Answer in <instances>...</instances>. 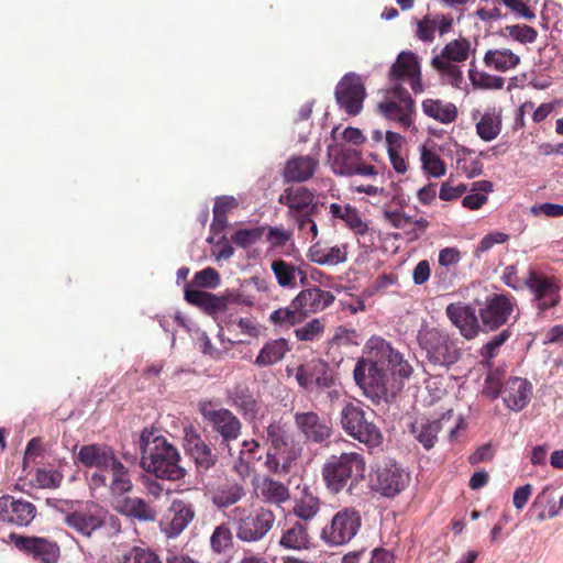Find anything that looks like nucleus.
Here are the masks:
<instances>
[{
  "instance_id": "2",
  "label": "nucleus",
  "mask_w": 563,
  "mask_h": 563,
  "mask_svg": "<svg viewBox=\"0 0 563 563\" xmlns=\"http://www.w3.org/2000/svg\"><path fill=\"white\" fill-rule=\"evenodd\" d=\"M262 438L268 444L265 467L274 474L289 473L294 462L300 456V448L290 433L288 424L282 419H273L264 428Z\"/></svg>"
},
{
  "instance_id": "59",
  "label": "nucleus",
  "mask_w": 563,
  "mask_h": 563,
  "mask_svg": "<svg viewBox=\"0 0 563 563\" xmlns=\"http://www.w3.org/2000/svg\"><path fill=\"white\" fill-rule=\"evenodd\" d=\"M506 30L511 38L523 44L533 43L538 37L537 30L526 24L509 25Z\"/></svg>"
},
{
  "instance_id": "41",
  "label": "nucleus",
  "mask_w": 563,
  "mask_h": 563,
  "mask_svg": "<svg viewBox=\"0 0 563 563\" xmlns=\"http://www.w3.org/2000/svg\"><path fill=\"white\" fill-rule=\"evenodd\" d=\"M484 64L497 71L506 73L520 64V57L509 48L488 49L484 55Z\"/></svg>"
},
{
  "instance_id": "36",
  "label": "nucleus",
  "mask_w": 563,
  "mask_h": 563,
  "mask_svg": "<svg viewBox=\"0 0 563 563\" xmlns=\"http://www.w3.org/2000/svg\"><path fill=\"white\" fill-rule=\"evenodd\" d=\"M185 299L189 303L202 308L209 314L225 311L228 308L227 298L198 289L186 288Z\"/></svg>"
},
{
  "instance_id": "7",
  "label": "nucleus",
  "mask_w": 563,
  "mask_h": 563,
  "mask_svg": "<svg viewBox=\"0 0 563 563\" xmlns=\"http://www.w3.org/2000/svg\"><path fill=\"white\" fill-rule=\"evenodd\" d=\"M340 422L344 432L365 445L369 452L383 444L382 431L368 420L366 411L360 404H345L340 413Z\"/></svg>"
},
{
  "instance_id": "56",
  "label": "nucleus",
  "mask_w": 563,
  "mask_h": 563,
  "mask_svg": "<svg viewBox=\"0 0 563 563\" xmlns=\"http://www.w3.org/2000/svg\"><path fill=\"white\" fill-rule=\"evenodd\" d=\"M324 332V324L319 319H312L303 325L295 329L294 333L298 341L312 342L319 340Z\"/></svg>"
},
{
  "instance_id": "42",
  "label": "nucleus",
  "mask_w": 563,
  "mask_h": 563,
  "mask_svg": "<svg viewBox=\"0 0 563 563\" xmlns=\"http://www.w3.org/2000/svg\"><path fill=\"white\" fill-rule=\"evenodd\" d=\"M109 471L111 472V481L109 483L111 495L122 496L132 490L133 484L130 471L119 459L113 462Z\"/></svg>"
},
{
  "instance_id": "33",
  "label": "nucleus",
  "mask_w": 563,
  "mask_h": 563,
  "mask_svg": "<svg viewBox=\"0 0 563 563\" xmlns=\"http://www.w3.org/2000/svg\"><path fill=\"white\" fill-rule=\"evenodd\" d=\"M347 254L349 245L346 243L325 247L317 242L309 247L307 257L310 262L321 266H336L347 261Z\"/></svg>"
},
{
  "instance_id": "43",
  "label": "nucleus",
  "mask_w": 563,
  "mask_h": 563,
  "mask_svg": "<svg viewBox=\"0 0 563 563\" xmlns=\"http://www.w3.org/2000/svg\"><path fill=\"white\" fill-rule=\"evenodd\" d=\"M330 213L333 218L343 220L356 234L363 235L368 231L367 224L363 222L357 210L350 205L331 203Z\"/></svg>"
},
{
  "instance_id": "18",
  "label": "nucleus",
  "mask_w": 563,
  "mask_h": 563,
  "mask_svg": "<svg viewBox=\"0 0 563 563\" xmlns=\"http://www.w3.org/2000/svg\"><path fill=\"white\" fill-rule=\"evenodd\" d=\"M9 541L21 552L41 563H56L59 559V547L55 541L42 537H29L11 532Z\"/></svg>"
},
{
  "instance_id": "1",
  "label": "nucleus",
  "mask_w": 563,
  "mask_h": 563,
  "mask_svg": "<svg viewBox=\"0 0 563 563\" xmlns=\"http://www.w3.org/2000/svg\"><path fill=\"white\" fill-rule=\"evenodd\" d=\"M141 466L156 478L180 481L187 472L179 450L156 429L145 428L140 437Z\"/></svg>"
},
{
  "instance_id": "62",
  "label": "nucleus",
  "mask_w": 563,
  "mask_h": 563,
  "mask_svg": "<svg viewBox=\"0 0 563 563\" xmlns=\"http://www.w3.org/2000/svg\"><path fill=\"white\" fill-rule=\"evenodd\" d=\"M266 240L272 247H284L292 238V233L284 228L266 227Z\"/></svg>"
},
{
  "instance_id": "53",
  "label": "nucleus",
  "mask_w": 563,
  "mask_h": 563,
  "mask_svg": "<svg viewBox=\"0 0 563 563\" xmlns=\"http://www.w3.org/2000/svg\"><path fill=\"white\" fill-rule=\"evenodd\" d=\"M233 545V534L231 529L222 523L213 530L210 537V547L213 553L221 554Z\"/></svg>"
},
{
  "instance_id": "5",
  "label": "nucleus",
  "mask_w": 563,
  "mask_h": 563,
  "mask_svg": "<svg viewBox=\"0 0 563 563\" xmlns=\"http://www.w3.org/2000/svg\"><path fill=\"white\" fill-rule=\"evenodd\" d=\"M231 517L235 527L236 538L246 543L262 541L276 522L275 512L264 506L253 510L247 507L236 506L231 511Z\"/></svg>"
},
{
  "instance_id": "19",
  "label": "nucleus",
  "mask_w": 563,
  "mask_h": 563,
  "mask_svg": "<svg viewBox=\"0 0 563 563\" xmlns=\"http://www.w3.org/2000/svg\"><path fill=\"white\" fill-rule=\"evenodd\" d=\"M365 97L364 84L356 74H346L336 85V102L350 115H356L362 111Z\"/></svg>"
},
{
  "instance_id": "40",
  "label": "nucleus",
  "mask_w": 563,
  "mask_h": 563,
  "mask_svg": "<svg viewBox=\"0 0 563 563\" xmlns=\"http://www.w3.org/2000/svg\"><path fill=\"white\" fill-rule=\"evenodd\" d=\"M258 497L266 504L280 506L290 498V492L284 483L264 477L258 485Z\"/></svg>"
},
{
  "instance_id": "57",
  "label": "nucleus",
  "mask_w": 563,
  "mask_h": 563,
  "mask_svg": "<svg viewBox=\"0 0 563 563\" xmlns=\"http://www.w3.org/2000/svg\"><path fill=\"white\" fill-rule=\"evenodd\" d=\"M504 376V371L499 368L489 371L484 382L483 394L492 399L497 398L501 393Z\"/></svg>"
},
{
  "instance_id": "49",
  "label": "nucleus",
  "mask_w": 563,
  "mask_h": 563,
  "mask_svg": "<svg viewBox=\"0 0 563 563\" xmlns=\"http://www.w3.org/2000/svg\"><path fill=\"white\" fill-rule=\"evenodd\" d=\"M500 131L501 119L495 112H485L476 123V133L485 142L495 140Z\"/></svg>"
},
{
  "instance_id": "34",
  "label": "nucleus",
  "mask_w": 563,
  "mask_h": 563,
  "mask_svg": "<svg viewBox=\"0 0 563 563\" xmlns=\"http://www.w3.org/2000/svg\"><path fill=\"white\" fill-rule=\"evenodd\" d=\"M115 510L129 518L142 522H153L157 512L151 505L140 497H124L115 506Z\"/></svg>"
},
{
  "instance_id": "37",
  "label": "nucleus",
  "mask_w": 563,
  "mask_h": 563,
  "mask_svg": "<svg viewBox=\"0 0 563 563\" xmlns=\"http://www.w3.org/2000/svg\"><path fill=\"white\" fill-rule=\"evenodd\" d=\"M291 350L288 341L284 338L269 340L258 352L255 358V365L267 367L280 362L285 355Z\"/></svg>"
},
{
  "instance_id": "28",
  "label": "nucleus",
  "mask_w": 563,
  "mask_h": 563,
  "mask_svg": "<svg viewBox=\"0 0 563 563\" xmlns=\"http://www.w3.org/2000/svg\"><path fill=\"white\" fill-rule=\"evenodd\" d=\"M77 462L89 468L109 470L113 462L118 459L114 450L107 444H85L77 455Z\"/></svg>"
},
{
  "instance_id": "64",
  "label": "nucleus",
  "mask_w": 563,
  "mask_h": 563,
  "mask_svg": "<svg viewBox=\"0 0 563 563\" xmlns=\"http://www.w3.org/2000/svg\"><path fill=\"white\" fill-rule=\"evenodd\" d=\"M384 219L393 228L401 230H406L412 223V218L400 210H385Z\"/></svg>"
},
{
  "instance_id": "13",
  "label": "nucleus",
  "mask_w": 563,
  "mask_h": 563,
  "mask_svg": "<svg viewBox=\"0 0 563 563\" xmlns=\"http://www.w3.org/2000/svg\"><path fill=\"white\" fill-rule=\"evenodd\" d=\"M378 112L388 121L397 123L402 129H409L415 113V100L399 84L387 90L384 100L377 104Z\"/></svg>"
},
{
  "instance_id": "45",
  "label": "nucleus",
  "mask_w": 563,
  "mask_h": 563,
  "mask_svg": "<svg viewBox=\"0 0 563 563\" xmlns=\"http://www.w3.org/2000/svg\"><path fill=\"white\" fill-rule=\"evenodd\" d=\"M118 563H163L158 553L146 544L133 545L124 550Z\"/></svg>"
},
{
  "instance_id": "15",
  "label": "nucleus",
  "mask_w": 563,
  "mask_h": 563,
  "mask_svg": "<svg viewBox=\"0 0 563 563\" xmlns=\"http://www.w3.org/2000/svg\"><path fill=\"white\" fill-rule=\"evenodd\" d=\"M516 308V299L510 295L493 294L486 297L478 314L486 331H496L505 325Z\"/></svg>"
},
{
  "instance_id": "3",
  "label": "nucleus",
  "mask_w": 563,
  "mask_h": 563,
  "mask_svg": "<svg viewBox=\"0 0 563 563\" xmlns=\"http://www.w3.org/2000/svg\"><path fill=\"white\" fill-rule=\"evenodd\" d=\"M366 462L357 452H344L331 455L322 466L321 474L327 488L334 494L353 488L364 479Z\"/></svg>"
},
{
  "instance_id": "21",
  "label": "nucleus",
  "mask_w": 563,
  "mask_h": 563,
  "mask_svg": "<svg viewBox=\"0 0 563 563\" xmlns=\"http://www.w3.org/2000/svg\"><path fill=\"white\" fill-rule=\"evenodd\" d=\"M294 421L299 433L306 441L321 444L332 435V423L330 419L321 417L314 411L296 412Z\"/></svg>"
},
{
  "instance_id": "14",
  "label": "nucleus",
  "mask_w": 563,
  "mask_h": 563,
  "mask_svg": "<svg viewBox=\"0 0 563 563\" xmlns=\"http://www.w3.org/2000/svg\"><path fill=\"white\" fill-rule=\"evenodd\" d=\"M183 448L198 473H206L218 463V455L194 424L184 427Z\"/></svg>"
},
{
  "instance_id": "39",
  "label": "nucleus",
  "mask_w": 563,
  "mask_h": 563,
  "mask_svg": "<svg viewBox=\"0 0 563 563\" xmlns=\"http://www.w3.org/2000/svg\"><path fill=\"white\" fill-rule=\"evenodd\" d=\"M422 111L427 117L442 124L453 123L459 115V110L454 103L445 102L440 99L423 100Z\"/></svg>"
},
{
  "instance_id": "54",
  "label": "nucleus",
  "mask_w": 563,
  "mask_h": 563,
  "mask_svg": "<svg viewBox=\"0 0 563 563\" xmlns=\"http://www.w3.org/2000/svg\"><path fill=\"white\" fill-rule=\"evenodd\" d=\"M510 335L509 329H504L482 346L479 354L485 364L490 365V361L498 354L500 346L506 343Z\"/></svg>"
},
{
  "instance_id": "23",
  "label": "nucleus",
  "mask_w": 563,
  "mask_h": 563,
  "mask_svg": "<svg viewBox=\"0 0 563 563\" xmlns=\"http://www.w3.org/2000/svg\"><path fill=\"white\" fill-rule=\"evenodd\" d=\"M227 400L246 421L253 422L264 416L258 396L245 385L238 384L227 389Z\"/></svg>"
},
{
  "instance_id": "38",
  "label": "nucleus",
  "mask_w": 563,
  "mask_h": 563,
  "mask_svg": "<svg viewBox=\"0 0 563 563\" xmlns=\"http://www.w3.org/2000/svg\"><path fill=\"white\" fill-rule=\"evenodd\" d=\"M443 420H445V416L434 421L426 419L416 420L410 424V433L426 450H430L437 442V435L442 428Z\"/></svg>"
},
{
  "instance_id": "48",
  "label": "nucleus",
  "mask_w": 563,
  "mask_h": 563,
  "mask_svg": "<svg viewBox=\"0 0 563 563\" xmlns=\"http://www.w3.org/2000/svg\"><path fill=\"white\" fill-rule=\"evenodd\" d=\"M341 158L343 161H351L341 166L340 173L343 175H363L371 176L376 175V169L373 165L361 162L360 155L355 150H347L342 153Z\"/></svg>"
},
{
  "instance_id": "44",
  "label": "nucleus",
  "mask_w": 563,
  "mask_h": 563,
  "mask_svg": "<svg viewBox=\"0 0 563 563\" xmlns=\"http://www.w3.org/2000/svg\"><path fill=\"white\" fill-rule=\"evenodd\" d=\"M246 492L243 485L234 482L218 487L212 495V503L218 508H228L245 497Z\"/></svg>"
},
{
  "instance_id": "20",
  "label": "nucleus",
  "mask_w": 563,
  "mask_h": 563,
  "mask_svg": "<svg viewBox=\"0 0 563 563\" xmlns=\"http://www.w3.org/2000/svg\"><path fill=\"white\" fill-rule=\"evenodd\" d=\"M296 380L300 387L312 391L313 389L330 388L333 385V375L325 361L311 358L297 367Z\"/></svg>"
},
{
  "instance_id": "63",
  "label": "nucleus",
  "mask_w": 563,
  "mask_h": 563,
  "mask_svg": "<svg viewBox=\"0 0 563 563\" xmlns=\"http://www.w3.org/2000/svg\"><path fill=\"white\" fill-rule=\"evenodd\" d=\"M220 282L219 273L212 268L207 267L197 272L194 276V283L199 287L214 288Z\"/></svg>"
},
{
  "instance_id": "61",
  "label": "nucleus",
  "mask_w": 563,
  "mask_h": 563,
  "mask_svg": "<svg viewBox=\"0 0 563 563\" xmlns=\"http://www.w3.org/2000/svg\"><path fill=\"white\" fill-rule=\"evenodd\" d=\"M437 24L431 16L426 15L417 22L416 36L424 42L432 43L435 38Z\"/></svg>"
},
{
  "instance_id": "30",
  "label": "nucleus",
  "mask_w": 563,
  "mask_h": 563,
  "mask_svg": "<svg viewBox=\"0 0 563 563\" xmlns=\"http://www.w3.org/2000/svg\"><path fill=\"white\" fill-rule=\"evenodd\" d=\"M334 295L331 291L319 287L302 289L295 298L294 303L305 313V319L310 313L322 311L334 302Z\"/></svg>"
},
{
  "instance_id": "52",
  "label": "nucleus",
  "mask_w": 563,
  "mask_h": 563,
  "mask_svg": "<svg viewBox=\"0 0 563 563\" xmlns=\"http://www.w3.org/2000/svg\"><path fill=\"white\" fill-rule=\"evenodd\" d=\"M474 66V62L471 64ZM468 77L474 88L481 89H501L505 85V79L499 76H494L485 71H478L474 67L468 70Z\"/></svg>"
},
{
  "instance_id": "31",
  "label": "nucleus",
  "mask_w": 563,
  "mask_h": 563,
  "mask_svg": "<svg viewBox=\"0 0 563 563\" xmlns=\"http://www.w3.org/2000/svg\"><path fill=\"white\" fill-rule=\"evenodd\" d=\"M278 545L288 551H306L312 545L308 527L300 521L286 523L280 531Z\"/></svg>"
},
{
  "instance_id": "4",
  "label": "nucleus",
  "mask_w": 563,
  "mask_h": 563,
  "mask_svg": "<svg viewBox=\"0 0 563 563\" xmlns=\"http://www.w3.org/2000/svg\"><path fill=\"white\" fill-rule=\"evenodd\" d=\"M65 523L85 538H91L102 529L109 534L121 532L120 519L93 501L69 512L65 517Z\"/></svg>"
},
{
  "instance_id": "8",
  "label": "nucleus",
  "mask_w": 563,
  "mask_h": 563,
  "mask_svg": "<svg viewBox=\"0 0 563 563\" xmlns=\"http://www.w3.org/2000/svg\"><path fill=\"white\" fill-rule=\"evenodd\" d=\"M471 53L470 40L460 36L446 43L441 53L432 57L431 66L443 81L453 87H460L463 81V71L459 64L467 60Z\"/></svg>"
},
{
  "instance_id": "27",
  "label": "nucleus",
  "mask_w": 563,
  "mask_h": 563,
  "mask_svg": "<svg viewBox=\"0 0 563 563\" xmlns=\"http://www.w3.org/2000/svg\"><path fill=\"white\" fill-rule=\"evenodd\" d=\"M195 509L191 504L176 499L172 503L162 531L168 539L177 538L194 520Z\"/></svg>"
},
{
  "instance_id": "60",
  "label": "nucleus",
  "mask_w": 563,
  "mask_h": 563,
  "mask_svg": "<svg viewBox=\"0 0 563 563\" xmlns=\"http://www.w3.org/2000/svg\"><path fill=\"white\" fill-rule=\"evenodd\" d=\"M501 280L514 290H522L526 286V276L519 277L518 264L506 266L501 274Z\"/></svg>"
},
{
  "instance_id": "50",
  "label": "nucleus",
  "mask_w": 563,
  "mask_h": 563,
  "mask_svg": "<svg viewBox=\"0 0 563 563\" xmlns=\"http://www.w3.org/2000/svg\"><path fill=\"white\" fill-rule=\"evenodd\" d=\"M420 161L423 172L432 177H441L446 173V166L440 155L424 145L420 148Z\"/></svg>"
},
{
  "instance_id": "17",
  "label": "nucleus",
  "mask_w": 563,
  "mask_h": 563,
  "mask_svg": "<svg viewBox=\"0 0 563 563\" xmlns=\"http://www.w3.org/2000/svg\"><path fill=\"white\" fill-rule=\"evenodd\" d=\"M37 516L36 506L10 494L0 496V523L13 527H27Z\"/></svg>"
},
{
  "instance_id": "25",
  "label": "nucleus",
  "mask_w": 563,
  "mask_h": 563,
  "mask_svg": "<svg viewBox=\"0 0 563 563\" xmlns=\"http://www.w3.org/2000/svg\"><path fill=\"white\" fill-rule=\"evenodd\" d=\"M388 77L394 82L407 79L415 93L422 91L420 66L412 52H401L397 56Z\"/></svg>"
},
{
  "instance_id": "32",
  "label": "nucleus",
  "mask_w": 563,
  "mask_h": 563,
  "mask_svg": "<svg viewBox=\"0 0 563 563\" xmlns=\"http://www.w3.org/2000/svg\"><path fill=\"white\" fill-rule=\"evenodd\" d=\"M531 395L532 385L527 379L512 377L506 383L503 390V400L509 409L519 411L529 404Z\"/></svg>"
},
{
  "instance_id": "16",
  "label": "nucleus",
  "mask_w": 563,
  "mask_h": 563,
  "mask_svg": "<svg viewBox=\"0 0 563 563\" xmlns=\"http://www.w3.org/2000/svg\"><path fill=\"white\" fill-rule=\"evenodd\" d=\"M366 347L371 349V353L378 358V361H383V364L388 367L394 378L408 380L411 377L413 373L411 364L385 339L372 336L367 341Z\"/></svg>"
},
{
  "instance_id": "24",
  "label": "nucleus",
  "mask_w": 563,
  "mask_h": 563,
  "mask_svg": "<svg viewBox=\"0 0 563 563\" xmlns=\"http://www.w3.org/2000/svg\"><path fill=\"white\" fill-rule=\"evenodd\" d=\"M278 203L288 208L287 218L291 220L309 211H317L318 208L314 192L303 186L285 188L278 197Z\"/></svg>"
},
{
  "instance_id": "58",
  "label": "nucleus",
  "mask_w": 563,
  "mask_h": 563,
  "mask_svg": "<svg viewBox=\"0 0 563 563\" xmlns=\"http://www.w3.org/2000/svg\"><path fill=\"white\" fill-rule=\"evenodd\" d=\"M35 481L41 488H57L62 481L63 474L55 470L38 468L35 473Z\"/></svg>"
},
{
  "instance_id": "12",
  "label": "nucleus",
  "mask_w": 563,
  "mask_h": 563,
  "mask_svg": "<svg viewBox=\"0 0 563 563\" xmlns=\"http://www.w3.org/2000/svg\"><path fill=\"white\" fill-rule=\"evenodd\" d=\"M361 525V514L353 507H345L322 528L320 538L329 547L345 545L357 534Z\"/></svg>"
},
{
  "instance_id": "47",
  "label": "nucleus",
  "mask_w": 563,
  "mask_h": 563,
  "mask_svg": "<svg viewBox=\"0 0 563 563\" xmlns=\"http://www.w3.org/2000/svg\"><path fill=\"white\" fill-rule=\"evenodd\" d=\"M268 320L274 325L289 328L301 323L305 320V313H301L297 305L295 306L292 299L289 306L274 310Z\"/></svg>"
},
{
  "instance_id": "22",
  "label": "nucleus",
  "mask_w": 563,
  "mask_h": 563,
  "mask_svg": "<svg viewBox=\"0 0 563 563\" xmlns=\"http://www.w3.org/2000/svg\"><path fill=\"white\" fill-rule=\"evenodd\" d=\"M373 482L382 495L395 497L408 486L410 476L395 462L388 461L377 468Z\"/></svg>"
},
{
  "instance_id": "11",
  "label": "nucleus",
  "mask_w": 563,
  "mask_h": 563,
  "mask_svg": "<svg viewBox=\"0 0 563 563\" xmlns=\"http://www.w3.org/2000/svg\"><path fill=\"white\" fill-rule=\"evenodd\" d=\"M525 288L532 294V302L540 312L556 307L561 301L559 279L537 267H529Z\"/></svg>"
},
{
  "instance_id": "51",
  "label": "nucleus",
  "mask_w": 563,
  "mask_h": 563,
  "mask_svg": "<svg viewBox=\"0 0 563 563\" xmlns=\"http://www.w3.org/2000/svg\"><path fill=\"white\" fill-rule=\"evenodd\" d=\"M320 510V500L311 494H303L294 507V514L301 520L309 521Z\"/></svg>"
},
{
  "instance_id": "6",
  "label": "nucleus",
  "mask_w": 563,
  "mask_h": 563,
  "mask_svg": "<svg viewBox=\"0 0 563 563\" xmlns=\"http://www.w3.org/2000/svg\"><path fill=\"white\" fill-rule=\"evenodd\" d=\"M198 411L203 420L211 427L212 432L219 438L221 449L228 450L232 455L231 443L236 441L243 429L241 419L224 407H218L212 400H202L198 404Z\"/></svg>"
},
{
  "instance_id": "46",
  "label": "nucleus",
  "mask_w": 563,
  "mask_h": 563,
  "mask_svg": "<svg viewBox=\"0 0 563 563\" xmlns=\"http://www.w3.org/2000/svg\"><path fill=\"white\" fill-rule=\"evenodd\" d=\"M494 185L489 180H477L472 184L471 194L462 199V206L470 210L481 209L487 201V194L492 192Z\"/></svg>"
},
{
  "instance_id": "55",
  "label": "nucleus",
  "mask_w": 563,
  "mask_h": 563,
  "mask_svg": "<svg viewBox=\"0 0 563 563\" xmlns=\"http://www.w3.org/2000/svg\"><path fill=\"white\" fill-rule=\"evenodd\" d=\"M265 230H266V227L241 229V230L235 231L231 235V241L235 245L246 249V247H250L251 245L255 244L256 242H258L262 239Z\"/></svg>"
},
{
  "instance_id": "9",
  "label": "nucleus",
  "mask_w": 563,
  "mask_h": 563,
  "mask_svg": "<svg viewBox=\"0 0 563 563\" xmlns=\"http://www.w3.org/2000/svg\"><path fill=\"white\" fill-rule=\"evenodd\" d=\"M367 358H360L354 367L353 375L356 385L363 390L364 395L374 401L387 399L389 393L387 387L388 376L382 366L383 361H378L367 349Z\"/></svg>"
},
{
  "instance_id": "29",
  "label": "nucleus",
  "mask_w": 563,
  "mask_h": 563,
  "mask_svg": "<svg viewBox=\"0 0 563 563\" xmlns=\"http://www.w3.org/2000/svg\"><path fill=\"white\" fill-rule=\"evenodd\" d=\"M319 167V159L312 155H294L285 164V183H305L311 179Z\"/></svg>"
},
{
  "instance_id": "35",
  "label": "nucleus",
  "mask_w": 563,
  "mask_h": 563,
  "mask_svg": "<svg viewBox=\"0 0 563 563\" xmlns=\"http://www.w3.org/2000/svg\"><path fill=\"white\" fill-rule=\"evenodd\" d=\"M271 268L275 275L277 284L283 288L295 289L297 287V277H300L301 285L307 280L306 271L298 265L286 262L283 258L273 261Z\"/></svg>"
},
{
  "instance_id": "26",
  "label": "nucleus",
  "mask_w": 563,
  "mask_h": 563,
  "mask_svg": "<svg viewBox=\"0 0 563 563\" xmlns=\"http://www.w3.org/2000/svg\"><path fill=\"white\" fill-rule=\"evenodd\" d=\"M445 313L466 340H472L477 336L481 324L474 308L461 301L452 302L448 305Z\"/></svg>"
},
{
  "instance_id": "10",
  "label": "nucleus",
  "mask_w": 563,
  "mask_h": 563,
  "mask_svg": "<svg viewBox=\"0 0 563 563\" xmlns=\"http://www.w3.org/2000/svg\"><path fill=\"white\" fill-rule=\"evenodd\" d=\"M417 340L427 360L433 365L448 367L460 358L456 342L444 330L424 328L419 331Z\"/></svg>"
}]
</instances>
